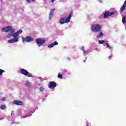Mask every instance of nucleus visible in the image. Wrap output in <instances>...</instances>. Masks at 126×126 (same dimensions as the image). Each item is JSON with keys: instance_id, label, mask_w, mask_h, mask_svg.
I'll use <instances>...</instances> for the list:
<instances>
[{"instance_id": "f257e3e1", "label": "nucleus", "mask_w": 126, "mask_h": 126, "mask_svg": "<svg viewBox=\"0 0 126 126\" xmlns=\"http://www.w3.org/2000/svg\"><path fill=\"white\" fill-rule=\"evenodd\" d=\"M1 31L2 32H10V33H8V34L6 36V38H10L11 36L13 37V38L8 40V43H17L20 38L19 34L22 33V30H20L17 32H15V30L13 29L11 26L5 27L2 29Z\"/></svg>"}, {"instance_id": "f03ea898", "label": "nucleus", "mask_w": 126, "mask_h": 126, "mask_svg": "<svg viewBox=\"0 0 126 126\" xmlns=\"http://www.w3.org/2000/svg\"><path fill=\"white\" fill-rule=\"evenodd\" d=\"M102 30V25L99 24H94L91 25V31L93 33H98Z\"/></svg>"}, {"instance_id": "7ed1b4c3", "label": "nucleus", "mask_w": 126, "mask_h": 126, "mask_svg": "<svg viewBox=\"0 0 126 126\" xmlns=\"http://www.w3.org/2000/svg\"><path fill=\"white\" fill-rule=\"evenodd\" d=\"M71 13H70L67 17L61 18L60 19L59 23L61 25H63V24H64V23H68V22H70V18H71Z\"/></svg>"}, {"instance_id": "20e7f679", "label": "nucleus", "mask_w": 126, "mask_h": 126, "mask_svg": "<svg viewBox=\"0 0 126 126\" xmlns=\"http://www.w3.org/2000/svg\"><path fill=\"white\" fill-rule=\"evenodd\" d=\"M20 72L21 74H23L25 75V76H27L28 77H33V75L32 73H30L25 69L21 68L20 70Z\"/></svg>"}, {"instance_id": "39448f33", "label": "nucleus", "mask_w": 126, "mask_h": 126, "mask_svg": "<svg viewBox=\"0 0 126 126\" xmlns=\"http://www.w3.org/2000/svg\"><path fill=\"white\" fill-rule=\"evenodd\" d=\"M38 47H41L45 43H46V40L43 38H37L35 41Z\"/></svg>"}, {"instance_id": "423d86ee", "label": "nucleus", "mask_w": 126, "mask_h": 126, "mask_svg": "<svg viewBox=\"0 0 126 126\" xmlns=\"http://www.w3.org/2000/svg\"><path fill=\"white\" fill-rule=\"evenodd\" d=\"M23 43H30V42H33L34 41V38L31 36H26L25 37L22 38Z\"/></svg>"}, {"instance_id": "0eeeda50", "label": "nucleus", "mask_w": 126, "mask_h": 126, "mask_svg": "<svg viewBox=\"0 0 126 126\" xmlns=\"http://www.w3.org/2000/svg\"><path fill=\"white\" fill-rule=\"evenodd\" d=\"M115 13V11H113L112 12H110V11H107L104 13L103 17L105 19L108 18L109 16H112V15H114Z\"/></svg>"}, {"instance_id": "6e6552de", "label": "nucleus", "mask_w": 126, "mask_h": 126, "mask_svg": "<svg viewBox=\"0 0 126 126\" xmlns=\"http://www.w3.org/2000/svg\"><path fill=\"white\" fill-rule=\"evenodd\" d=\"M81 49V51H83V54L84 57H86V56H87V55H88L89 53H91V52H92V51H91L89 49L88 50H85V49H84V46H82Z\"/></svg>"}, {"instance_id": "1a4fd4ad", "label": "nucleus", "mask_w": 126, "mask_h": 126, "mask_svg": "<svg viewBox=\"0 0 126 126\" xmlns=\"http://www.w3.org/2000/svg\"><path fill=\"white\" fill-rule=\"evenodd\" d=\"M13 105H17V106H23L24 103L22 101L15 100L13 101Z\"/></svg>"}, {"instance_id": "9d476101", "label": "nucleus", "mask_w": 126, "mask_h": 126, "mask_svg": "<svg viewBox=\"0 0 126 126\" xmlns=\"http://www.w3.org/2000/svg\"><path fill=\"white\" fill-rule=\"evenodd\" d=\"M56 86H57V83L55 82H51L49 83L48 88H55Z\"/></svg>"}, {"instance_id": "9b49d317", "label": "nucleus", "mask_w": 126, "mask_h": 126, "mask_svg": "<svg viewBox=\"0 0 126 126\" xmlns=\"http://www.w3.org/2000/svg\"><path fill=\"white\" fill-rule=\"evenodd\" d=\"M57 45H59V43H58L57 41H55L52 44L48 45V47L50 48H53V47L57 46Z\"/></svg>"}, {"instance_id": "f8f14e48", "label": "nucleus", "mask_w": 126, "mask_h": 126, "mask_svg": "<svg viewBox=\"0 0 126 126\" xmlns=\"http://www.w3.org/2000/svg\"><path fill=\"white\" fill-rule=\"evenodd\" d=\"M54 11H55V9H51L50 12L49 13V19L51 20L53 18V16H54Z\"/></svg>"}, {"instance_id": "ddd939ff", "label": "nucleus", "mask_w": 126, "mask_h": 126, "mask_svg": "<svg viewBox=\"0 0 126 126\" xmlns=\"http://www.w3.org/2000/svg\"><path fill=\"white\" fill-rule=\"evenodd\" d=\"M8 120L10 124H14V118L13 117V116H12V114H11V117L8 118Z\"/></svg>"}, {"instance_id": "4468645a", "label": "nucleus", "mask_w": 126, "mask_h": 126, "mask_svg": "<svg viewBox=\"0 0 126 126\" xmlns=\"http://www.w3.org/2000/svg\"><path fill=\"white\" fill-rule=\"evenodd\" d=\"M126 0H125V2L124 3L122 7L120 10V12H123V11H125V9H126Z\"/></svg>"}, {"instance_id": "2eb2a0df", "label": "nucleus", "mask_w": 126, "mask_h": 126, "mask_svg": "<svg viewBox=\"0 0 126 126\" xmlns=\"http://www.w3.org/2000/svg\"><path fill=\"white\" fill-rule=\"evenodd\" d=\"M106 48L109 49V50H110L111 53L113 52V47L110 46V44H109L108 43H106Z\"/></svg>"}, {"instance_id": "dca6fc26", "label": "nucleus", "mask_w": 126, "mask_h": 126, "mask_svg": "<svg viewBox=\"0 0 126 126\" xmlns=\"http://www.w3.org/2000/svg\"><path fill=\"white\" fill-rule=\"evenodd\" d=\"M103 36H104V33L102 32H100L96 36V39H100Z\"/></svg>"}, {"instance_id": "f3484780", "label": "nucleus", "mask_w": 126, "mask_h": 126, "mask_svg": "<svg viewBox=\"0 0 126 126\" xmlns=\"http://www.w3.org/2000/svg\"><path fill=\"white\" fill-rule=\"evenodd\" d=\"M25 85L27 86V87H31V83L28 81L25 83Z\"/></svg>"}, {"instance_id": "a211bd4d", "label": "nucleus", "mask_w": 126, "mask_h": 126, "mask_svg": "<svg viewBox=\"0 0 126 126\" xmlns=\"http://www.w3.org/2000/svg\"><path fill=\"white\" fill-rule=\"evenodd\" d=\"M122 22L123 24H126V15L123 17Z\"/></svg>"}, {"instance_id": "6ab92c4d", "label": "nucleus", "mask_w": 126, "mask_h": 126, "mask_svg": "<svg viewBox=\"0 0 126 126\" xmlns=\"http://www.w3.org/2000/svg\"><path fill=\"white\" fill-rule=\"evenodd\" d=\"M31 116H32V114L31 113L28 115H25V116H23L22 118H23V119H25L28 117H31Z\"/></svg>"}, {"instance_id": "aec40b11", "label": "nucleus", "mask_w": 126, "mask_h": 126, "mask_svg": "<svg viewBox=\"0 0 126 126\" xmlns=\"http://www.w3.org/2000/svg\"><path fill=\"white\" fill-rule=\"evenodd\" d=\"M0 109H1V110H4L5 109V105H1L0 106Z\"/></svg>"}, {"instance_id": "412c9836", "label": "nucleus", "mask_w": 126, "mask_h": 126, "mask_svg": "<svg viewBox=\"0 0 126 126\" xmlns=\"http://www.w3.org/2000/svg\"><path fill=\"white\" fill-rule=\"evenodd\" d=\"M4 72H5L4 70L0 69V76L2 75V73H3Z\"/></svg>"}, {"instance_id": "4be33fe9", "label": "nucleus", "mask_w": 126, "mask_h": 126, "mask_svg": "<svg viewBox=\"0 0 126 126\" xmlns=\"http://www.w3.org/2000/svg\"><path fill=\"white\" fill-rule=\"evenodd\" d=\"M58 78H60V79H63V75L58 74Z\"/></svg>"}, {"instance_id": "5701e85b", "label": "nucleus", "mask_w": 126, "mask_h": 126, "mask_svg": "<svg viewBox=\"0 0 126 126\" xmlns=\"http://www.w3.org/2000/svg\"><path fill=\"white\" fill-rule=\"evenodd\" d=\"M105 43V40H98L99 44H104Z\"/></svg>"}, {"instance_id": "b1692460", "label": "nucleus", "mask_w": 126, "mask_h": 126, "mask_svg": "<svg viewBox=\"0 0 126 126\" xmlns=\"http://www.w3.org/2000/svg\"><path fill=\"white\" fill-rule=\"evenodd\" d=\"M39 90L41 92H43V91H44L45 90V89L43 87H41V88H39Z\"/></svg>"}, {"instance_id": "393cba45", "label": "nucleus", "mask_w": 126, "mask_h": 126, "mask_svg": "<svg viewBox=\"0 0 126 126\" xmlns=\"http://www.w3.org/2000/svg\"><path fill=\"white\" fill-rule=\"evenodd\" d=\"M4 119V116H0V121H1V120H3Z\"/></svg>"}, {"instance_id": "a878e982", "label": "nucleus", "mask_w": 126, "mask_h": 126, "mask_svg": "<svg viewBox=\"0 0 126 126\" xmlns=\"http://www.w3.org/2000/svg\"><path fill=\"white\" fill-rule=\"evenodd\" d=\"M34 0H26V1L29 3V2H32V1H34Z\"/></svg>"}, {"instance_id": "bb28decb", "label": "nucleus", "mask_w": 126, "mask_h": 126, "mask_svg": "<svg viewBox=\"0 0 126 126\" xmlns=\"http://www.w3.org/2000/svg\"><path fill=\"white\" fill-rule=\"evenodd\" d=\"M2 101H6V97H4L2 98Z\"/></svg>"}, {"instance_id": "cd10ccee", "label": "nucleus", "mask_w": 126, "mask_h": 126, "mask_svg": "<svg viewBox=\"0 0 126 126\" xmlns=\"http://www.w3.org/2000/svg\"><path fill=\"white\" fill-rule=\"evenodd\" d=\"M98 1L100 3H103V0H98Z\"/></svg>"}, {"instance_id": "c85d7f7f", "label": "nucleus", "mask_w": 126, "mask_h": 126, "mask_svg": "<svg viewBox=\"0 0 126 126\" xmlns=\"http://www.w3.org/2000/svg\"><path fill=\"white\" fill-rule=\"evenodd\" d=\"M66 60H67V61H70V58H69V57H67V58H66Z\"/></svg>"}, {"instance_id": "c756f323", "label": "nucleus", "mask_w": 126, "mask_h": 126, "mask_svg": "<svg viewBox=\"0 0 126 126\" xmlns=\"http://www.w3.org/2000/svg\"><path fill=\"white\" fill-rule=\"evenodd\" d=\"M112 58V55H110L109 57H108V59H109V60H111V58Z\"/></svg>"}, {"instance_id": "7c9ffc66", "label": "nucleus", "mask_w": 126, "mask_h": 126, "mask_svg": "<svg viewBox=\"0 0 126 126\" xmlns=\"http://www.w3.org/2000/svg\"><path fill=\"white\" fill-rule=\"evenodd\" d=\"M39 78L40 79V81H43V79H42V78L39 77Z\"/></svg>"}, {"instance_id": "2f4dec72", "label": "nucleus", "mask_w": 126, "mask_h": 126, "mask_svg": "<svg viewBox=\"0 0 126 126\" xmlns=\"http://www.w3.org/2000/svg\"><path fill=\"white\" fill-rule=\"evenodd\" d=\"M51 2L53 3V2H54V1H55V0H51Z\"/></svg>"}, {"instance_id": "473e14b6", "label": "nucleus", "mask_w": 126, "mask_h": 126, "mask_svg": "<svg viewBox=\"0 0 126 126\" xmlns=\"http://www.w3.org/2000/svg\"><path fill=\"white\" fill-rule=\"evenodd\" d=\"M68 74H70V72L69 71H68Z\"/></svg>"}, {"instance_id": "72a5a7b5", "label": "nucleus", "mask_w": 126, "mask_h": 126, "mask_svg": "<svg viewBox=\"0 0 126 126\" xmlns=\"http://www.w3.org/2000/svg\"><path fill=\"white\" fill-rule=\"evenodd\" d=\"M35 112V110H33V111H32V113H34Z\"/></svg>"}, {"instance_id": "f704fd0d", "label": "nucleus", "mask_w": 126, "mask_h": 126, "mask_svg": "<svg viewBox=\"0 0 126 126\" xmlns=\"http://www.w3.org/2000/svg\"><path fill=\"white\" fill-rule=\"evenodd\" d=\"M87 57H86V58H85V60H87Z\"/></svg>"}, {"instance_id": "c9c22d12", "label": "nucleus", "mask_w": 126, "mask_h": 126, "mask_svg": "<svg viewBox=\"0 0 126 126\" xmlns=\"http://www.w3.org/2000/svg\"><path fill=\"white\" fill-rule=\"evenodd\" d=\"M83 62H84V63H85V60H84V61H83Z\"/></svg>"}, {"instance_id": "e433bc0d", "label": "nucleus", "mask_w": 126, "mask_h": 126, "mask_svg": "<svg viewBox=\"0 0 126 126\" xmlns=\"http://www.w3.org/2000/svg\"><path fill=\"white\" fill-rule=\"evenodd\" d=\"M20 112H21V111H20V110H19V113H20Z\"/></svg>"}]
</instances>
